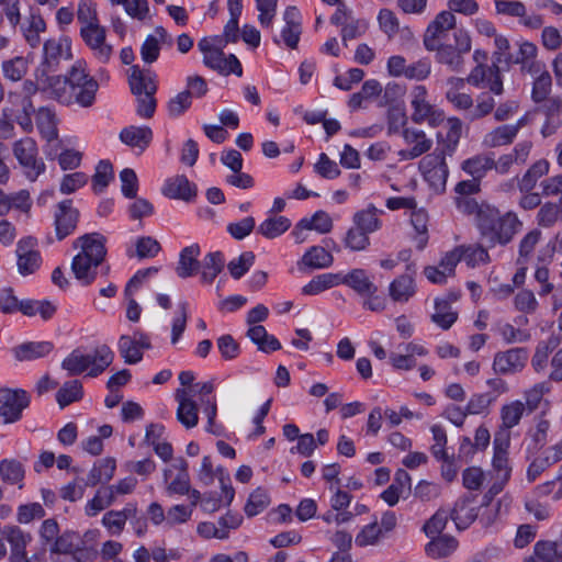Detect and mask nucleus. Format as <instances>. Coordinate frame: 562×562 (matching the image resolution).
<instances>
[{"label": "nucleus", "instance_id": "0e129e2a", "mask_svg": "<svg viewBox=\"0 0 562 562\" xmlns=\"http://www.w3.org/2000/svg\"><path fill=\"white\" fill-rule=\"evenodd\" d=\"M113 167L109 160H101L97 165L95 173L92 177L93 190L101 193L113 179Z\"/></svg>", "mask_w": 562, "mask_h": 562}, {"label": "nucleus", "instance_id": "338daca9", "mask_svg": "<svg viewBox=\"0 0 562 562\" xmlns=\"http://www.w3.org/2000/svg\"><path fill=\"white\" fill-rule=\"evenodd\" d=\"M119 351L128 364H135L143 359L142 349L131 340V336L123 335L119 339Z\"/></svg>", "mask_w": 562, "mask_h": 562}, {"label": "nucleus", "instance_id": "bb28decb", "mask_svg": "<svg viewBox=\"0 0 562 562\" xmlns=\"http://www.w3.org/2000/svg\"><path fill=\"white\" fill-rule=\"evenodd\" d=\"M540 112L544 116L541 127V135L549 137L558 132L562 126V102L558 99H549L540 108Z\"/></svg>", "mask_w": 562, "mask_h": 562}, {"label": "nucleus", "instance_id": "a211bd4d", "mask_svg": "<svg viewBox=\"0 0 562 562\" xmlns=\"http://www.w3.org/2000/svg\"><path fill=\"white\" fill-rule=\"evenodd\" d=\"M175 400L178 403L177 420L187 429L199 424V407L189 390L177 389Z\"/></svg>", "mask_w": 562, "mask_h": 562}, {"label": "nucleus", "instance_id": "4c0bfd02", "mask_svg": "<svg viewBox=\"0 0 562 562\" xmlns=\"http://www.w3.org/2000/svg\"><path fill=\"white\" fill-rule=\"evenodd\" d=\"M116 463L112 458H105L93 465L85 480L86 486H95L109 482L115 472Z\"/></svg>", "mask_w": 562, "mask_h": 562}, {"label": "nucleus", "instance_id": "6e6d98bb", "mask_svg": "<svg viewBox=\"0 0 562 562\" xmlns=\"http://www.w3.org/2000/svg\"><path fill=\"white\" fill-rule=\"evenodd\" d=\"M83 395L82 384L78 380H71L59 389L56 394V401L60 408L70 405L74 402L79 401Z\"/></svg>", "mask_w": 562, "mask_h": 562}, {"label": "nucleus", "instance_id": "9b49d317", "mask_svg": "<svg viewBox=\"0 0 562 562\" xmlns=\"http://www.w3.org/2000/svg\"><path fill=\"white\" fill-rule=\"evenodd\" d=\"M30 395L22 389H0V416L4 424H13L22 418L23 411L30 405Z\"/></svg>", "mask_w": 562, "mask_h": 562}, {"label": "nucleus", "instance_id": "f3484780", "mask_svg": "<svg viewBox=\"0 0 562 562\" xmlns=\"http://www.w3.org/2000/svg\"><path fill=\"white\" fill-rule=\"evenodd\" d=\"M79 215V211L72 206L71 200H64L57 204L55 232L58 240H63L75 232Z\"/></svg>", "mask_w": 562, "mask_h": 562}, {"label": "nucleus", "instance_id": "f8f14e48", "mask_svg": "<svg viewBox=\"0 0 562 562\" xmlns=\"http://www.w3.org/2000/svg\"><path fill=\"white\" fill-rule=\"evenodd\" d=\"M80 36L101 64H108L113 55V46L106 42V29L102 25L80 27Z\"/></svg>", "mask_w": 562, "mask_h": 562}, {"label": "nucleus", "instance_id": "58836bf2", "mask_svg": "<svg viewBox=\"0 0 562 562\" xmlns=\"http://www.w3.org/2000/svg\"><path fill=\"white\" fill-rule=\"evenodd\" d=\"M517 136L510 124L496 126L483 137V145L487 148H496L510 145Z\"/></svg>", "mask_w": 562, "mask_h": 562}, {"label": "nucleus", "instance_id": "3c124183", "mask_svg": "<svg viewBox=\"0 0 562 562\" xmlns=\"http://www.w3.org/2000/svg\"><path fill=\"white\" fill-rule=\"evenodd\" d=\"M339 273H323L314 277L307 284L302 288L304 295H316L321 292L339 285Z\"/></svg>", "mask_w": 562, "mask_h": 562}, {"label": "nucleus", "instance_id": "393cba45", "mask_svg": "<svg viewBox=\"0 0 562 562\" xmlns=\"http://www.w3.org/2000/svg\"><path fill=\"white\" fill-rule=\"evenodd\" d=\"M463 78L450 77L447 80L446 99L457 110L465 111L467 114L470 112L474 100L471 94L463 92L464 89Z\"/></svg>", "mask_w": 562, "mask_h": 562}, {"label": "nucleus", "instance_id": "5fc2aeb1", "mask_svg": "<svg viewBox=\"0 0 562 562\" xmlns=\"http://www.w3.org/2000/svg\"><path fill=\"white\" fill-rule=\"evenodd\" d=\"M115 501L113 490L109 486L101 487L97 491L94 497L88 502L86 506V514L90 517L95 516L101 510L111 506Z\"/></svg>", "mask_w": 562, "mask_h": 562}, {"label": "nucleus", "instance_id": "4be33fe9", "mask_svg": "<svg viewBox=\"0 0 562 562\" xmlns=\"http://www.w3.org/2000/svg\"><path fill=\"white\" fill-rule=\"evenodd\" d=\"M338 283L349 286L361 296H373L378 292V286L363 269H352L347 274L339 273Z\"/></svg>", "mask_w": 562, "mask_h": 562}, {"label": "nucleus", "instance_id": "423d86ee", "mask_svg": "<svg viewBox=\"0 0 562 562\" xmlns=\"http://www.w3.org/2000/svg\"><path fill=\"white\" fill-rule=\"evenodd\" d=\"M454 44L441 43L437 45V63L447 66L451 71L460 72L464 68V57L471 50L470 35L463 30H457L453 34Z\"/></svg>", "mask_w": 562, "mask_h": 562}, {"label": "nucleus", "instance_id": "1a4fd4ad", "mask_svg": "<svg viewBox=\"0 0 562 562\" xmlns=\"http://www.w3.org/2000/svg\"><path fill=\"white\" fill-rule=\"evenodd\" d=\"M12 151L31 181H35L45 171V164L38 158L37 144L32 137L26 136L14 142Z\"/></svg>", "mask_w": 562, "mask_h": 562}, {"label": "nucleus", "instance_id": "37998d69", "mask_svg": "<svg viewBox=\"0 0 562 562\" xmlns=\"http://www.w3.org/2000/svg\"><path fill=\"white\" fill-rule=\"evenodd\" d=\"M225 265L224 256L221 251L209 252L202 262H200L201 281L212 283L222 272Z\"/></svg>", "mask_w": 562, "mask_h": 562}, {"label": "nucleus", "instance_id": "c03bdc74", "mask_svg": "<svg viewBox=\"0 0 562 562\" xmlns=\"http://www.w3.org/2000/svg\"><path fill=\"white\" fill-rule=\"evenodd\" d=\"M291 227V221L282 215L266 218L257 228V233L268 239L281 236Z\"/></svg>", "mask_w": 562, "mask_h": 562}, {"label": "nucleus", "instance_id": "ea45409f", "mask_svg": "<svg viewBox=\"0 0 562 562\" xmlns=\"http://www.w3.org/2000/svg\"><path fill=\"white\" fill-rule=\"evenodd\" d=\"M54 346L49 341H31L16 346L13 349L14 356L20 361L34 360L48 355Z\"/></svg>", "mask_w": 562, "mask_h": 562}, {"label": "nucleus", "instance_id": "49530a36", "mask_svg": "<svg viewBox=\"0 0 562 562\" xmlns=\"http://www.w3.org/2000/svg\"><path fill=\"white\" fill-rule=\"evenodd\" d=\"M458 319V313L452 310L451 304L445 299L435 300V313L431 315V321L442 328L449 329Z\"/></svg>", "mask_w": 562, "mask_h": 562}, {"label": "nucleus", "instance_id": "7c9ffc66", "mask_svg": "<svg viewBox=\"0 0 562 562\" xmlns=\"http://www.w3.org/2000/svg\"><path fill=\"white\" fill-rule=\"evenodd\" d=\"M56 113L48 106H42L36 112V126L42 137L47 143L58 144Z\"/></svg>", "mask_w": 562, "mask_h": 562}, {"label": "nucleus", "instance_id": "20e7f679", "mask_svg": "<svg viewBox=\"0 0 562 562\" xmlns=\"http://www.w3.org/2000/svg\"><path fill=\"white\" fill-rule=\"evenodd\" d=\"M68 82H70L72 103L82 108L92 106L99 83L90 76L85 60L79 59L71 66L68 71Z\"/></svg>", "mask_w": 562, "mask_h": 562}, {"label": "nucleus", "instance_id": "8fccbe9b", "mask_svg": "<svg viewBox=\"0 0 562 562\" xmlns=\"http://www.w3.org/2000/svg\"><path fill=\"white\" fill-rule=\"evenodd\" d=\"M495 106L494 97L488 92H482L476 95L470 112L467 114V119L471 122L481 120L494 112Z\"/></svg>", "mask_w": 562, "mask_h": 562}, {"label": "nucleus", "instance_id": "79ce46f5", "mask_svg": "<svg viewBox=\"0 0 562 562\" xmlns=\"http://www.w3.org/2000/svg\"><path fill=\"white\" fill-rule=\"evenodd\" d=\"M431 540L426 544V553L434 559L450 555L458 547V541L452 536L442 535L430 537Z\"/></svg>", "mask_w": 562, "mask_h": 562}, {"label": "nucleus", "instance_id": "680f3d73", "mask_svg": "<svg viewBox=\"0 0 562 562\" xmlns=\"http://www.w3.org/2000/svg\"><path fill=\"white\" fill-rule=\"evenodd\" d=\"M77 19L81 27H94L99 23L97 5L93 0H80L77 9Z\"/></svg>", "mask_w": 562, "mask_h": 562}, {"label": "nucleus", "instance_id": "473e14b6", "mask_svg": "<svg viewBox=\"0 0 562 562\" xmlns=\"http://www.w3.org/2000/svg\"><path fill=\"white\" fill-rule=\"evenodd\" d=\"M521 226L522 223L519 221L517 214L514 212H507L502 216L499 232L495 233L494 231L488 241L492 245H506L521 229Z\"/></svg>", "mask_w": 562, "mask_h": 562}, {"label": "nucleus", "instance_id": "cd10ccee", "mask_svg": "<svg viewBox=\"0 0 562 562\" xmlns=\"http://www.w3.org/2000/svg\"><path fill=\"white\" fill-rule=\"evenodd\" d=\"M414 273L406 272L395 278L389 286V295L396 303H406L416 294Z\"/></svg>", "mask_w": 562, "mask_h": 562}, {"label": "nucleus", "instance_id": "7ed1b4c3", "mask_svg": "<svg viewBox=\"0 0 562 562\" xmlns=\"http://www.w3.org/2000/svg\"><path fill=\"white\" fill-rule=\"evenodd\" d=\"M128 82L137 99V114L144 119H150L156 110V75L150 70L140 69L138 65H134L131 67Z\"/></svg>", "mask_w": 562, "mask_h": 562}, {"label": "nucleus", "instance_id": "ddd939ff", "mask_svg": "<svg viewBox=\"0 0 562 562\" xmlns=\"http://www.w3.org/2000/svg\"><path fill=\"white\" fill-rule=\"evenodd\" d=\"M456 27V16L450 11H442L428 25L423 43L428 52H434L441 41L446 40L448 31Z\"/></svg>", "mask_w": 562, "mask_h": 562}, {"label": "nucleus", "instance_id": "f704fd0d", "mask_svg": "<svg viewBox=\"0 0 562 562\" xmlns=\"http://www.w3.org/2000/svg\"><path fill=\"white\" fill-rule=\"evenodd\" d=\"M449 513L456 527L464 530L477 518L479 508L469 499H460Z\"/></svg>", "mask_w": 562, "mask_h": 562}, {"label": "nucleus", "instance_id": "bf43d9fd", "mask_svg": "<svg viewBox=\"0 0 562 562\" xmlns=\"http://www.w3.org/2000/svg\"><path fill=\"white\" fill-rule=\"evenodd\" d=\"M1 68L4 78L11 81H19L27 72L29 63L26 58L16 56L14 58L4 60L1 65Z\"/></svg>", "mask_w": 562, "mask_h": 562}, {"label": "nucleus", "instance_id": "a878e982", "mask_svg": "<svg viewBox=\"0 0 562 562\" xmlns=\"http://www.w3.org/2000/svg\"><path fill=\"white\" fill-rule=\"evenodd\" d=\"M138 515L136 504L128 503L122 510H109L103 515L102 525L113 536H119L124 530L126 521Z\"/></svg>", "mask_w": 562, "mask_h": 562}, {"label": "nucleus", "instance_id": "72a5a7b5", "mask_svg": "<svg viewBox=\"0 0 562 562\" xmlns=\"http://www.w3.org/2000/svg\"><path fill=\"white\" fill-rule=\"evenodd\" d=\"M384 214L383 210L376 209L373 204H369L366 209L357 211L352 216V224L360 229L372 234L382 227L380 216Z\"/></svg>", "mask_w": 562, "mask_h": 562}, {"label": "nucleus", "instance_id": "13d9d810", "mask_svg": "<svg viewBox=\"0 0 562 562\" xmlns=\"http://www.w3.org/2000/svg\"><path fill=\"white\" fill-rule=\"evenodd\" d=\"M535 555L540 562H562V544L552 541H538Z\"/></svg>", "mask_w": 562, "mask_h": 562}, {"label": "nucleus", "instance_id": "c9c22d12", "mask_svg": "<svg viewBox=\"0 0 562 562\" xmlns=\"http://www.w3.org/2000/svg\"><path fill=\"white\" fill-rule=\"evenodd\" d=\"M21 31L26 43L32 48H36L42 42L41 34L46 31V23L40 13L32 11L21 25Z\"/></svg>", "mask_w": 562, "mask_h": 562}, {"label": "nucleus", "instance_id": "2f4dec72", "mask_svg": "<svg viewBox=\"0 0 562 562\" xmlns=\"http://www.w3.org/2000/svg\"><path fill=\"white\" fill-rule=\"evenodd\" d=\"M122 143L144 151L153 140V131L149 126H127L120 133Z\"/></svg>", "mask_w": 562, "mask_h": 562}, {"label": "nucleus", "instance_id": "774afa93", "mask_svg": "<svg viewBox=\"0 0 562 562\" xmlns=\"http://www.w3.org/2000/svg\"><path fill=\"white\" fill-rule=\"evenodd\" d=\"M369 233L352 225L346 233L345 246L353 251L364 250L370 245Z\"/></svg>", "mask_w": 562, "mask_h": 562}, {"label": "nucleus", "instance_id": "09e8293b", "mask_svg": "<svg viewBox=\"0 0 562 562\" xmlns=\"http://www.w3.org/2000/svg\"><path fill=\"white\" fill-rule=\"evenodd\" d=\"M333 228L330 216L324 211H317L312 218H303L295 226L293 234L300 229H314L321 234L329 233Z\"/></svg>", "mask_w": 562, "mask_h": 562}, {"label": "nucleus", "instance_id": "4468645a", "mask_svg": "<svg viewBox=\"0 0 562 562\" xmlns=\"http://www.w3.org/2000/svg\"><path fill=\"white\" fill-rule=\"evenodd\" d=\"M35 246L36 240L33 237L22 238L16 244L18 271L22 276L32 274L41 267L42 257Z\"/></svg>", "mask_w": 562, "mask_h": 562}, {"label": "nucleus", "instance_id": "a19ab883", "mask_svg": "<svg viewBox=\"0 0 562 562\" xmlns=\"http://www.w3.org/2000/svg\"><path fill=\"white\" fill-rule=\"evenodd\" d=\"M247 337L260 351L271 352L281 349L279 340L273 335H269L262 325H251L247 330Z\"/></svg>", "mask_w": 562, "mask_h": 562}, {"label": "nucleus", "instance_id": "a18cd8bd", "mask_svg": "<svg viewBox=\"0 0 562 562\" xmlns=\"http://www.w3.org/2000/svg\"><path fill=\"white\" fill-rule=\"evenodd\" d=\"M334 257L324 247L313 246L302 257L300 265L308 269H323L333 265Z\"/></svg>", "mask_w": 562, "mask_h": 562}, {"label": "nucleus", "instance_id": "aec40b11", "mask_svg": "<svg viewBox=\"0 0 562 562\" xmlns=\"http://www.w3.org/2000/svg\"><path fill=\"white\" fill-rule=\"evenodd\" d=\"M173 43L172 36L162 26L155 29V34L146 36L140 46V57L145 64L155 63L160 55L161 45L171 46Z\"/></svg>", "mask_w": 562, "mask_h": 562}, {"label": "nucleus", "instance_id": "2eb2a0df", "mask_svg": "<svg viewBox=\"0 0 562 562\" xmlns=\"http://www.w3.org/2000/svg\"><path fill=\"white\" fill-rule=\"evenodd\" d=\"M495 10L497 14L519 18V23L531 30H537L543 24L541 15H528L525 4L518 0H495Z\"/></svg>", "mask_w": 562, "mask_h": 562}, {"label": "nucleus", "instance_id": "f257e3e1", "mask_svg": "<svg viewBox=\"0 0 562 562\" xmlns=\"http://www.w3.org/2000/svg\"><path fill=\"white\" fill-rule=\"evenodd\" d=\"M105 241L100 233L85 234L75 239L72 247L80 248V251L72 258L71 271L82 285L95 280L97 270L106 256Z\"/></svg>", "mask_w": 562, "mask_h": 562}, {"label": "nucleus", "instance_id": "dca6fc26", "mask_svg": "<svg viewBox=\"0 0 562 562\" xmlns=\"http://www.w3.org/2000/svg\"><path fill=\"white\" fill-rule=\"evenodd\" d=\"M527 360L528 352L525 348H512L495 355L493 370L497 374H515L525 368Z\"/></svg>", "mask_w": 562, "mask_h": 562}, {"label": "nucleus", "instance_id": "412c9836", "mask_svg": "<svg viewBox=\"0 0 562 562\" xmlns=\"http://www.w3.org/2000/svg\"><path fill=\"white\" fill-rule=\"evenodd\" d=\"M510 440L507 437H494L492 467L498 479L508 482L512 475V467L508 458Z\"/></svg>", "mask_w": 562, "mask_h": 562}, {"label": "nucleus", "instance_id": "e2e57ef3", "mask_svg": "<svg viewBox=\"0 0 562 562\" xmlns=\"http://www.w3.org/2000/svg\"><path fill=\"white\" fill-rule=\"evenodd\" d=\"M552 88V78L546 69L540 75L533 77L531 98L535 102H542L550 94Z\"/></svg>", "mask_w": 562, "mask_h": 562}, {"label": "nucleus", "instance_id": "c756f323", "mask_svg": "<svg viewBox=\"0 0 562 562\" xmlns=\"http://www.w3.org/2000/svg\"><path fill=\"white\" fill-rule=\"evenodd\" d=\"M201 249L198 244H192L184 247L180 255L176 272L179 278L187 279L194 276L200 269V256Z\"/></svg>", "mask_w": 562, "mask_h": 562}, {"label": "nucleus", "instance_id": "5701e85b", "mask_svg": "<svg viewBox=\"0 0 562 562\" xmlns=\"http://www.w3.org/2000/svg\"><path fill=\"white\" fill-rule=\"evenodd\" d=\"M525 411V404L520 401H513L503 405L501 408L502 424L499 429L495 432L494 437L501 438L505 436L507 437V440H510V429L520 423Z\"/></svg>", "mask_w": 562, "mask_h": 562}, {"label": "nucleus", "instance_id": "9d476101", "mask_svg": "<svg viewBox=\"0 0 562 562\" xmlns=\"http://www.w3.org/2000/svg\"><path fill=\"white\" fill-rule=\"evenodd\" d=\"M419 169L424 179L432 189L436 191L445 190L449 175L445 150L436 148L431 154H427L419 161Z\"/></svg>", "mask_w": 562, "mask_h": 562}, {"label": "nucleus", "instance_id": "603ef678", "mask_svg": "<svg viewBox=\"0 0 562 562\" xmlns=\"http://www.w3.org/2000/svg\"><path fill=\"white\" fill-rule=\"evenodd\" d=\"M499 215L498 209L484 204L482 210H480L479 215L476 216V226L481 232V235L490 240L492 233L494 232L495 221H497V216Z\"/></svg>", "mask_w": 562, "mask_h": 562}, {"label": "nucleus", "instance_id": "c85d7f7f", "mask_svg": "<svg viewBox=\"0 0 562 562\" xmlns=\"http://www.w3.org/2000/svg\"><path fill=\"white\" fill-rule=\"evenodd\" d=\"M49 91L50 97L57 102L69 105L72 104V97L70 93V82H68V74L65 77L44 76L42 81H38Z\"/></svg>", "mask_w": 562, "mask_h": 562}, {"label": "nucleus", "instance_id": "864d4df0", "mask_svg": "<svg viewBox=\"0 0 562 562\" xmlns=\"http://www.w3.org/2000/svg\"><path fill=\"white\" fill-rule=\"evenodd\" d=\"M446 127V137L442 140V148H439V150H445L446 154L451 155L454 151L461 137L462 121L456 116L448 117Z\"/></svg>", "mask_w": 562, "mask_h": 562}, {"label": "nucleus", "instance_id": "6ab92c4d", "mask_svg": "<svg viewBox=\"0 0 562 562\" xmlns=\"http://www.w3.org/2000/svg\"><path fill=\"white\" fill-rule=\"evenodd\" d=\"M404 142L412 146L398 151V156L404 160L415 159L426 154L432 146V140L428 138L424 131L414 127H405L402 131Z\"/></svg>", "mask_w": 562, "mask_h": 562}, {"label": "nucleus", "instance_id": "f03ea898", "mask_svg": "<svg viewBox=\"0 0 562 562\" xmlns=\"http://www.w3.org/2000/svg\"><path fill=\"white\" fill-rule=\"evenodd\" d=\"M114 359V353L106 345L97 347L92 352L85 353L81 349L72 350L61 362L68 375H79L88 371V376L100 375Z\"/></svg>", "mask_w": 562, "mask_h": 562}, {"label": "nucleus", "instance_id": "b1692460", "mask_svg": "<svg viewBox=\"0 0 562 562\" xmlns=\"http://www.w3.org/2000/svg\"><path fill=\"white\" fill-rule=\"evenodd\" d=\"M162 193L169 199L190 202L196 196V186L183 175L176 176L166 181Z\"/></svg>", "mask_w": 562, "mask_h": 562}, {"label": "nucleus", "instance_id": "39448f33", "mask_svg": "<svg viewBox=\"0 0 562 562\" xmlns=\"http://www.w3.org/2000/svg\"><path fill=\"white\" fill-rule=\"evenodd\" d=\"M90 531H87L85 536L72 531L66 530L64 531L55 543L49 547V552L52 554H67L70 555L72 562H92L97 558V549L88 544L86 538L90 535Z\"/></svg>", "mask_w": 562, "mask_h": 562}, {"label": "nucleus", "instance_id": "e433bc0d", "mask_svg": "<svg viewBox=\"0 0 562 562\" xmlns=\"http://www.w3.org/2000/svg\"><path fill=\"white\" fill-rule=\"evenodd\" d=\"M550 170V164L547 159H539L535 161L527 171L518 179L517 186L521 193H528L531 191L538 180L543 176L548 175Z\"/></svg>", "mask_w": 562, "mask_h": 562}, {"label": "nucleus", "instance_id": "de8ad7c7", "mask_svg": "<svg viewBox=\"0 0 562 562\" xmlns=\"http://www.w3.org/2000/svg\"><path fill=\"white\" fill-rule=\"evenodd\" d=\"M494 166V158L490 155H475L462 162V170L472 178L481 180Z\"/></svg>", "mask_w": 562, "mask_h": 562}, {"label": "nucleus", "instance_id": "69168bd1", "mask_svg": "<svg viewBox=\"0 0 562 562\" xmlns=\"http://www.w3.org/2000/svg\"><path fill=\"white\" fill-rule=\"evenodd\" d=\"M451 519L450 513L447 509H438L424 525V532L428 538L440 536L446 528L448 520Z\"/></svg>", "mask_w": 562, "mask_h": 562}, {"label": "nucleus", "instance_id": "6e6552de", "mask_svg": "<svg viewBox=\"0 0 562 562\" xmlns=\"http://www.w3.org/2000/svg\"><path fill=\"white\" fill-rule=\"evenodd\" d=\"M71 42L67 36L52 37L43 44V58L35 71L36 80L42 81L44 76L56 71L61 60L71 59Z\"/></svg>", "mask_w": 562, "mask_h": 562}, {"label": "nucleus", "instance_id": "4d7b16f0", "mask_svg": "<svg viewBox=\"0 0 562 562\" xmlns=\"http://www.w3.org/2000/svg\"><path fill=\"white\" fill-rule=\"evenodd\" d=\"M562 220V202H547L542 204L537 214V222L542 227H550Z\"/></svg>", "mask_w": 562, "mask_h": 562}, {"label": "nucleus", "instance_id": "052dcab7", "mask_svg": "<svg viewBox=\"0 0 562 562\" xmlns=\"http://www.w3.org/2000/svg\"><path fill=\"white\" fill-rule=\"evenodd\" d=\"M270 504V497L265 488L258 487L255 490L245 505V513L247 516L252 517L263 512Z\"/></svg>", "mask_w": 562, "mask_h": 562}, {"label": "nucleus", "instance_id": "0eeeda50", "mask_svg": "<svg viewBox=\"0 0 562 562\" xmlns=\"http://www.w3.org/2000/svg\"><path fill=\"white\" fill-rule=\"evenodd\" d=\"M411 119L416 124H428L437 127L445 122V112L431 104L428 100V90L425 86L418 85L412 88L411 93Z\"/></svg>", "mask_w": 562, "mask_h": 562}]
</instances>
